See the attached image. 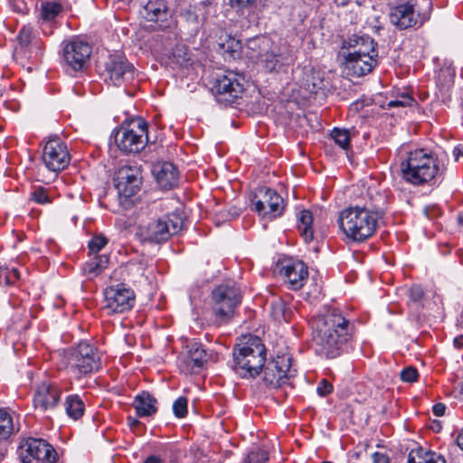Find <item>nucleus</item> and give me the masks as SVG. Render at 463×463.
Here are the masks:
<instances>
[{
  "instance_id": "nucleus-1",
  "label": "nucleus",
  "mask_w": 463,
  "mask_h": 463,
  "mask_svg": "<svg viewBox=\"0 0 463 463\" xmlns=\"http://www.w3.org/2000/svg\"><path fill=\"white\" fill-rule=\"evenodd\" d=\"M313 341L316 350L332 359L345 350L354 333V326L337 309H326L312 320Z\"/></svg>"
},
{
  "instance_id": "nucleus-2",
  "label": "nucleus",
  "mask_w": 463,
  "mask_h": 463,
  "mask_svg": "<svg viewBox=\"0 0 463 463\" xmlns=\"http://www.w3.org/2000/svg\"><path fill=\"white\" fill-rule=\"evenodd\" d=\"M383 209L377 202L366 203L344 209L338 216V223L345 236L356 242L371 238L383 217Z\"/></svg>"
},
{
  "instance_id": "nucleus-3",
  "label": "nucleus",
  "mask_w": 463,
  "mask_h": 463,
  "mask_svg": "<svg viewBox=\"0 0 463 463\" xmlns=\"http://www.w3.org/2000/svg\"><path fill=\"white\" fill-rule=\"evenodd\" d=\"M233 371L241 378L254 379L266 363V347L258 336H244L232 351Z\"/></svg>"
},
{
  "instance_id": "nucleus-4",
  "label": "nucleus",
  "mask_w": 463,
  "mask_h": 463,
  "mask_svg": "<svg viewBox=\"0 0 463 463\" xmlns=\"http://www.w3.org/2000/svg\"><path fill=\"white\" fill-rule=\"evenodd\" d=\"M438 170L436 159L424 149L409 152L406 159L401 163L402 178L417 185L431 181Z\"/></svg>"
},
{
  "instance_id": "nucleus-5",
  "label": "nucleus",
  "mask_w": 463,
  "mask_h": 463,
  "mask_svg": "<svg viewBox=\"0 0 463 463\" xmlns=\"http://www.w3.org/2000/svg\"><path fill=\"white\" fill-rule=\"evenodd\" d=\"M247 45L252 51L250 56H256L258 65L266 72H286L291 65V57L273 50V42L269 37L260 36L250 39Z\"/></svg>"
},
{
  "instance_id": "nucleus-6",
  "label": "nucleus",
  "mask_w": 463,
  "mask_h": 463,
  "mask_svg": "<svg viewBox=\"0 0 463 463\" xmlns=\"http://www.w3.org/2000/svg\"><path fill=\"white\" fill-rule=\"evenodd\" d=\"M67 369L76 379L89 376L101 367V359L98 349L87 342H80L71 347L66 354Z\"/></svg>"
},
{
  "instance_id": "nucleus-7",
  "label": "nucleus",
  "mask_w": 463,
  "mask_h": 463,
  "mask_svg": "<svg viewBox=\"0 0 463 463\" xmlns=\"http://www.w3.org/2000/svg\"><path fill=\"white\" fill-rule=\"evenodd\" d=\"M431 0L402 1L391 9V23L400 30L420 26L429 19Z\"/></svg>"
},
{
  "instance_id": "nucleus-8",
  "label": "nucleus",
  "mask_w": 463,
  "mask_h": 463,
  "mask_svg": "<svg viewBox=\"0 0 463 463\" xmlns=\"http://www.w3.org/2000/svg\"><path fill=\"white\" fill-rule=\"evenodd\" d=\"M183 218L175 213L166 214L157 219L150 220L138 228V235L142 241L162 243L182 231Z\"/></svg>"
},
{
  "instance_id": "nucleus-9",
  "label": "nucleus",
  "mask_w": 463,
  "mask_h": 463,
  "mask_svg": "<svg viewBox=\"0 0 463 463\" xmlns=\"http://www.w3.org/2000/svg\"><path fill=\"white\" fill-rule=\"evenodd\" d=\"M241 301L240 289L235 286L222 284L216 287L211 296V311L217 324L227 323Z\"/></svg>"
},
{
  "instance_id": "nucleus-10",
  "label": "nucleus",
  "mask_w": 463,
  "mask_h": 463,
  "mask_svg": "<svg viewBox=\"0 0 463 463\" xmlns=\"http://www.w3.org/2000/svg\"><path fill=\"white\" fill-rule=\"evenodd\" d=\"M147 141V124L140 118L122 125L115 133L117 146L127 154L140 152Z\"/></svg>"
},
{
  "instance_id": "nucleus-11",
  "label": "nucleus",
  "mask_w": 463,
  "mask_h": 463,
  "mask_svg": "<svg viewBox=\"0 0 463 463\" xmlns=\"http://www.w3.org/2000/svg\"><path fill=\"white\" fill-rule=\"evenodd\" d=\"M135 68L121 54H110L104 64L102 76L109 84L117 87L131 84L135 80Z\"/></svg>"
},
{
  "instance_id": "nucleus-12",
  "label": "nucleus",
  "mask_w": 463,
  "mask_h": 463,
  "mask_svg": "<svg viewBox=\"0 0 463 463\" xmlns=\"http://www.w3.org/2000/svg\"><path fill=\"white\" fill-rule=\"evenodd\" d=\"M135 301L134 290L124 283H118L104 290L103 309L108 315L125 313L133 308Z\"/></svg>"
},
{
  "instance_id": "nucleus-13",
  "label": "nucleus",
  "mask_w": 463,
  "mask_h": 463,
  "mask_svg": "<svg viewBox=\"0 0 463 463\" xmlns=\"http://www.w3.org/2000/svg\"><path fill=\"white\" fill-rule=\"evenodd\" d=\"M17 453L23 463H54L58 458L53 447L43 439L29 438L24 440Z\"/></svg>"
},
{
  "instance_id": "nucleus-14",
  "label": "nucleus",
  "mask_w": 463,
  "mask_h": 463,
  "mask_svg": "<svg viewBox=\"0 0 463 463\" xmlns=\"http://www.w3.org/2000/svg\"><path fill=\"white\" fill-rule=\"evenodd\" d=\"M244 77L233 71H226L218 75L213 90L219 102L232 104L244 92Z\"/></svg>"
},
{
  "instance_id": "nucleus-15",
  "label": "nucleus",
  "mask_w": 463,
  "mask_h": 463,
  "mask_svg": "<svg viewBox=\"0 0 463 463\" xmlns=\"http://www.w3.org/2000/svg\"><path fill=\"white\" fill-rule=\"evenodd\" d=\"M289 354H278L263 367V383L272 388H279L295 375Z\"/></svg>"
},
{
  "instance_id": "nucleus-16",
  "label": "nucleus",
  "mask_w": 463,
  "mask_h": 463,
  "mask_svg": "<svg viewBox=\"0 0 463 463\" xmlns=\"http://www.w3.org/2000/svg\"><path fill=\"white\" fill-rule=\"evenodd\" d=\"M91 52V46L78 38L65 43L62 57L67 69H71L74 72L83 71L89 64Z\"/></svg>"
},
{
  "instance_id": "nucleus-17",
  "label": "nucleus",
  "mask_w": 463,
  "mask_h": 463,
  "mask_svg": "<svg viewBox=\"0 0 463 463\" xmlns=\"http://www.w3.org/2000/svg\"><path fill=\"white\" fill-rule=\"evenodd\" d=\"M43 160L52 172L65 169L71 161L66 144L58 137L50 138L43 147Z\"/></svg>"
},
{
  "instance_id": "nucleus-18",
  "label": "nucleus",
  "mask_w": 463,
  "mask_h": 463,
  "mask_svg": "<svg viewBox=\"0 0 463 463\" xmlns=\"http://www.w3.org/2000/svg\"><path fill=\"white\" fill-rule=\"evenodd\" d=\"M255 198L256 200L253 202L254 210L260 215L272 220L282 214L284 200L276 191L269 188H261Z\"/></svg>"
},
{
  "instance_id": "nucleus-19",
  "label": "nucleus",
  "mask_w": 463,
  "mask_h": 463,
  "mask_svg": "<svg viewBox=\"0 0 463 463\" xmlns=\"http://www.w3.org/2000/svg\"><path fill=\"white\" fill-rule=\"evenodd\" d=\"M116 188L120 196L129 198L135 195L141 187L142 176L138 167L123 165L116 175Z\"/></svg>"
},
{
  "instance_id": "nucleus-20",
  "label": "nucleus",
  "mask_w": 463,
  "mask_h": 463,
  "mask_svg": "<svg viewBox=\"0 0 463 463\" xmlns=\"http://www.w3.org/2000/svg\"><path fill=\"white\" fill-rule=\"evenodd\" d=\"M208 354L199 343L187 345V351L178 356L177 364L185 374L198 373L208 361Z\"/></svg>"
},
{
  "instance_id": "nucleus-21",
  "label": "nucleus",
  "mask_w": 463,
  "mask_h": 463,
  "mask_svg": "<svg viewBox=\"0 0 463 463\" xmlns=\"http://www.w3.org/2000/svg\"><path fill=\"white\" fill-rule=\"evenodd\" d=\"M61 392L56 383L43 382L38 385L33 396L34 409L41 412L53 410L60 402Z\"/></svg>"
},
{
  "instance_id": "nucleus-22",
  "label": "nucleus",
  "mask_w": 463,
  "mask_h": 463,
  "mask_svg": "<svg viewBox=\"0 0 463 463\" xmlns=\"http://www.w3.org/2000/svg\"><path fill=\"white\" fill-rule=\"evenodd\" d=\"M279 274L288 288L294 290L300 289L307 279V268L304 262L299 260H289L282 265Z\"/></svg>"
},
{
  "instance_id": "nucleus-23",
  "label": "nucleus",
  "mask_w": 463,
  "mask_h": 463,
  "mask_svg": "<svg viewBox=\"0 0 463 463\" xmlns=\"http://www.w3.org/2000/svg\"><path fill=\"white\" fill-rule=\"evenodd\" d=\"M152 175L162 189H173L178 184V170L170 162H158L153 165Z\"/></svg>"
},
{
  "instance_id": "nucleus-24",
  "label": "nucleus",
  "mask_w": 463,
  "mask_h": 463,
  "mask_svg": "<svg viewBox=\"0 0 463 463\" xmlns=\"http://www.w3.org/2000/svg\"><path fill=\"white\" fill-rule=\"evenodd\" d=\"M345 60L348 75L354 77H361L371 72L377 64V60L372 59V56L362 58L355 53H347Z\"/></svg>"
},
{
  "instance_id": "nucleus-25",
  "label": "nucleus",
  "mask_w": 463,
  "mask_h": 463,
  "mask_svg": "<svg viewBox=\"0 0 463 463\" xmlns=\"http://www.w3.org/2000/svg\"><path fill=\"white\" fill-rule=\"evenodd\" d=\"M157 401L148 392H142L137 394L133 402V407L138 417H150L157 411Z\"/></svg>"
},
{
  "instance_id": "nucleus-26",
  "label": "nucleus",
  "mask_w": 463,
  "mask_h": 463,
  "mask_svg": "<svg viewBox=\"0 0 463 463\" xmlns=\"http://www.w3.org/2000/svg\"><path fill=\"white\" fill-rule=\"evenodd\" d=\"M408 463H447L440 454L419 447L411 449L408 455Z\"/></svg>"
},
{
  "instance_id": "nucleus-27",
  "label": "nucleus",
  "mask_w": 463,
  "mask_h": 463,
  "mask_svg": "<svg viewBox=\"0 0 463 463\" xmlns=\"http://www.w3.org/2000/svg\"><path fill=\"white\" fill-rule=\"evenodd\" d=\"M142 15L150 22L165 20L167 15L165 2L163 0H148L143 7Z\"/></svg>"
},
{
  "instance_id": "nucleus-28",
  "label": "nucleus",
  "mask_w": 463,
  "mask_h": 463,
  "mask_svg": "<svg viewBox=\"0 0 463 463\" xmlns=\"http://www.w3.org/2000/svg\"><path fill=\"white\" fill-rule=\"evenodd\" d=\"M374 45L375 43L372 38L363 36L355 41L353 51L348 52V53H355V55H359L362 58L364 56H372V59H376L378 52Z\"/></svg>"
},
{
  "instance_id": "nucleus-29",
  "label": "nucleus",
  "mask_w": 463,
  "mask_h": 463,
  "mask_svg": "<svg viewBox=\"0 0 463 463\" xmlns=\"http://www.w3.org/2000/svg\"><path fill=\"white\" fill-rule=\"evenodd\" d=\"M298 229L304 238L306 242H309L313 240V216L310 211L302 210L298 215Z\"/></svg>"
},
{
  "instance_id": "nucleus-30",
  "label": "nucleus",
  "mask_w": 463,
  "mask_h": 463,
  "mask_svg": "<svg viewBox=\"0 0 463 463\" xmlns=\"http://www.w3.org/2000/svg\"><path fill=\"white\" fill-rule=\"evenodd\" d=\"M109 258L107 255H93L83 266V273L92 279L107 268Z\"/></svg>"
},
{
  "instance_id": "nucleus-31",
  "label": "nucleus",
  "mask_w": 463,
  "mask_h": 463,
  "mask_svg": "<svg viewBox=\"0 0 463 463\" xmlns=\"http://www.w3.org/2000/svg\"><path fill=\"white\" fill-rule=\"evenodd\" d=\"M64 407L67 415L73 420L80 419L83 415L85 410L84 402L78 394L67 396Z\"/></svg>"
},
{
  "instance_id": "nucleus-32",
  "label": "nucleus",
  "mask_w": 463,
  "mask_h": 463,
  "mask_svg": "<svg viewBox=\"0 0 463 463\" xmlns=\"http://www.w3.org/2000/svg\"><path fill=\"white\" fill-rule=\"evenodd\" d=\"M146 263L143 260L128 261L123 268L128 279L133 283L139 282L145 277Z\"/></svg>"
},
{
  "instance_id": "nucleus-33",
  "label": "nucleus",
  "mask_w": 463,
  "mask_h": 463,
  "mask_svg": "<svg viewBox=\"0 0 463 463\" xmlns=\"http://www.w3.org/2000/svg\"><path fill=\"white\" fill-rule=\"evenodd\" d=\"M218 45L221 51L229 53L232 57L236 53H239L241 48V42L225 32L222 33V35L219 38Z\"/></svg>"
},
{
  "instance_id": "nucleus-34",
  "label": "nucleus",
  "mask_w": 463,
  "mask_h": 463,
  "mask_svg": "<svg viewBox=\"0 0 463 463\" xmlns=\"http://www.w3.org/2000/svg\"><path fill=\"white\" fill-rule=\"evenodd\" d=\"M394 94V99H391L387 103V108H397V107H411L415 102V99L407 90H397Z\"/></svg>"
},
{
  "instance_id": "nucleus-35",
  "label": "nucleus",
  "mask_w": 463,
  "mask_h": 463,
  "mask_svg": "<svg viewBox=\"0 0 463 463\" xmlns=\"http://www.w3.org/2000/svg\"><path fill=\"white\" fill-rule=\"evenodd\" d=\"M61 5L55 1H44L41 4V17L44 21H52L61 13Z\"/></svg>"
},
{
  "instance_id": "nucleus-36",
  "label": "nucleus",
  "mask_w": 463,
  "mask_h": 463,
  "mask_svg": "<svg viewBox=\"0 0 463 463\" xmlns=\"http://www.w3.org/2000/svg\"><path fill=\"white\" fill-rule=\"evenodd\" d=\"M14 430L13 418L9 412L0 410V439H7Z\"/></svg>"
},
{
  "instance_id": "nucleus-37",
  "label": "nucleus",
  "mask_w": 463,
  "mask_h": 463,
  "mask_svg": "<svg viewBox=\"0 0 463 463\" xmlns=\"http://www.w3.org/2000/svg\"><path fill=\"white\" fill-rule=\"evenodd\" d=\"M331 137L341 148L345 150L349 148L351 135L348 129L335 128L331 132Z\"/></svg>"
},
{
  "instance_id": "nucleus-38",
  "label": "nucleus",
  "mask_w": 463,
  "mask_h": 463,
  "mask_svg": "<svg viewBox=\"0 0 463 463\" xmlns=\"http://www.w3.org/2000/svg\"><path fill=\"white\" fill-rule=\"evenodd\" d=\"M173 61L180 67H187L190 61V54L184 45H177L172 52Z\"/></svg>"
},
{
  "instance_id": "nucleus-39",
  "label": "nucleus",
  "mask_w": 463,
  "mask_h": 463,
  "mask_svg": "<svg viewBox=\"0 0 463 463\" xmlns=\"http://www.w3.org/2000/svg\"><path fill=\"white\" fill-rule=\"evenodd\" d=\"M268 459V452L265 449L253 448L244 459V463H265Z\"/></svg>"
},
{
  "instance_id": "nucleus-40",
  "label": "nucleus",
  "mask_w": 463,
  "mask_h": 463,
  "mask_svg": "<svg viewBox=\"0 0 463 463\" xmlns=\"http://www.w3.org/2000/svg\"><path fill=\"white\" fill-rule=\"evenodd\" d=\"M187 398L181 396L177 398L173 403V412L175 417L182 419L187 415Z\"/></svg>"
},
{
  "instance_id": "nucleus-41",
  "label": "nucleus",
  "mask_w": 463,
  "mask_h": 463,
  "mask_svg": "<svg viewBox=\"0 0 463 463\" xmlns=\"http://www.w3.org/2000/svg\"><path fill=\"white\" fill-rule=\"evenodd\" d=\"M108 243V239L103 235L94 236L89 242L90 252L98 255V252Z\"/></svg>"
},
{
  "instance_id": "nucleus-42",
  "label": "nucleus",
  "mask_w": 463,
  "mask_h": 463,
  "mask_svg": "<svg viewBox=\"0 0 463 463\" xmlns=\"http://www.w3.org/2000/svg\"><path fill=\"white\" fill-rule=\"evenodd\" d=\"M31 199L39 204L51 203L48 191L43 187H37L31 193Z\"/></svg>"
},
{
  "instance_id": "nucleus-43",
  "label": "nucleus",
  "mask_w": 463,
  "mask_h": 463,
  "mask_svg": "<svg viewBox=\"0 0 463 463\" xmlns=\"http://www.w3.org/2000/svg\"><path fill=\"white\" fill-rule=\"evenodd\" d=\"M424 298V292L421 287L420 286H413L409 290V299L410 301L419 307L421 305L422 300Z\"/></svg>"
},
{
  "instance_id": "nucleus-44",
  "label": "nucleus",
  "mask_w": 463,
  "mask_h": 463,
  "mask_svg": "<svg viewBox=\"0 0 463 463\" xmlns=\"http://www.w3.org/2000/svg\"><path fill=\"white\" fill-rule=\"evenodd\" d=\"M33 38V29L30 26H24L18 33L19 43L23 46L30 45Z\"/></svg>"
},
{
  "instance_id": "nucleus-45",
  "label": "nucleus",
  "mask_w": 463,
  "mask_h": 463,
  "mask_svg": "<svg viewBox=\"0 0 463 463\" xmlns=\"http://www.w3.org/2000/svg\"><path fill=\"white\" fill-rule=\"evenodd\" d=\"M418 371L411 366L406 367L401 372V379L406 383H414L418 380Z\"/></svg>"
},
{
  "instance_id": "nucleus-46",
  "label": "nucleus",
  "mask_w": 463,
  "mask_h": 463,
  "mask_svg": "<svg viewBox=\"0 0 463 463\" xmlns=\"http://www.w3.org/2000/svg\"><path fill=\"white\" fill-rule=\"evenodd\" d=\"M333 391V385L326 379H322L317 386V392L321 397H326Z\"/></svg>"
},
{
  "instance_id": "nucleus-47",
  "label": "nucleus",
  "mask_w": 463,
  "mask_h": 463,
  "mask_svg": "<svg viewBox=\"0 0 463 463\" xmlns=\"http://www.w3.org/2000/svg\"><path fill=\"white\" fill-rule=\"evenodd\" d=\"M270 314L276 320H280L284 316V304L281 301L270 304Z\"/></svg>"
},
{
  "instance_id": "nucleus-48",
  "label": "nucleus",
  "mask_w": 463,
  "mask_h": 463,
  "mask_svg": "<svg viewBox=\"0 0 463 463\" xmlns=\"http://www.w3.org/2000/svg\"><path fill=\"white\" fill-rule=\"evenodd\" d=\"M8 275V283L10 286L14 285L20 279V272L15 268H5Z\"/></svg>"
},
{
  "instance_id": "nucleus-49",
  "label": "nucleus",
  "mask_w": 463,
  "mask_h": 463,
  "mask_svg": "<svg viewBox=\"0 0 463 463\" xmlns=\"http://www.w3.org/2000/svg\"><path fill=\"white\" fill-rule=\"evenodd\" d=\"M372 458L373 463H390L389 457L384 453L374 452Z\"/></svg>"
},
{
  "instance_id": "nucleus-50",
  "label": "nucleus",
  "mask_w": 463,
  "mask_h": 463,
  "mask_svg": "<svg viewBox=\"0 0 463 463\" xmlns=\"http://www.w3.org/2000/svg\"><path fill=\"white\" fill-rule=\"evenodd\" d=\"M446 406L443 403H437L432 407L433 414L441 417L445 414Z\"/></svg>"
},
{
  "instance_id": "nucleus-51",
  "label": "nucleus",
  "mask_w": 463,
  "mask_h": 463,
  "mask_svg": "<svg viewBox=\"0 0 463 463\" xmlns=\"http://www.w3.org/2000/svg\"><path fill=\"white\" fill-rule=\"evenodd\" d=\"M233 6H237L239 8L246 7L251 5L255 0H230Z\"/></svg>"
},
{
  "instance_id": "nucleus-52",
  "label": "nucleus",
  "mask_w": 463,
  "mask_h": 463,
  "mask_svg": "<svg viewBox=\"0 0 463 463\" xmlns=\"http://www.w3.org/2000/svg\"><path fill=\"white\" fill-rule=\"evenodd\" d=\"M0 286H10L8 283V275L5 268L0 269Z\"/></svg>"
},
{
  "instance_id": "nucleus-53",
  "label": "nucleus",
  "mask_w": 463,
  "mask_h": 463,
  "mask_svg": "<svg viewBox=\"0 0 463 463\" xmlns=\"http://www.w3.org/2000/svg\"><path fill=\"white\" fill-rule=\"evenodd\" d=\"M453 156L455 161H458L460 156H463V147L461 146H458L453 149Z\"/></svg>"
},
{
  "instance_id": "nucleus-54",
  "label": "nucleus",
  "mask_w": 463,
  "mask_h": 463,
  "mask_svg": "<svg viewBox=\"0 0 463 463\" xmlns=\"http://www.w3.org/2000/svg\"><path fill=\"white\" fill-rule=\"evenodd\" d=\"M453 343L458 349H463V335L455 337Z\"/></svg>"
},
{
  "instance_id": "nucleus-55",
  "label": "nucleus",
  "mask_w": 463,
  "mask_h": 463,
  "mask_svg": "<svg viewBox=\"0 0 463 463\" xmlns=\"http://www.w3.org/2000/svg\"><path fill=\"white\" fill-rule=\"evenodd\" d=\"M144 463H163V460L160 458L152 455L147 457Z\"/></svg>"
},
{
  "instance_id": "nucleus-56",
  "label": "nucleus",
  "mask_w": 463,
  "mask_h": 463,
  "mask_svg": "<svg viewBox=\"0 0 463 463\" xmlns=\"http://www.w3.org/2000/svg\"><path fill=\"white\" fill-rule=\"evenodd\" d=\"M187 20L198 24V16L190 11L187 13Z\"/></svg>"
},
{
  "instance_id": "nucleus-57",
  "label": "nucleus",
  "mask_w": 463,
  "mask_h": 463,
  "mask_svg": "<svg viewBox=\"0 0 463 463\" xmlns=\"http://www.w3.org/2000/svg\"><path fill=\"white\" fill-rule=\"evenodd\" d=\"M457 444L463 450V430L457 438Z\"/></svg>"
},
{
  "instance_id": "nucleus-58",
  "label": "nucleus",
  "mask_w": 463,
  "mask_h": 463,
  "mask_svg": "<svg viewBox=\"0 0 463 463\" xmlns=\"http://www.w3.org/2000/svg\"><path fill=\"white\" fill-rule=\"evenodd\" d=\"M128 424L131 427H134V426L138 425L140 423L138 420H137L135 418H132V417H128Z\"/></svg>"
},
{
  "instance_id": "nucleus-59",
  "label": "nucleus",
  "mask_w": 463,
  "mask_h": 463,
  "mask_svg": "<svg viewBox=\"0 0 463 463\" xmlns=\"http://www.w3.org/2000/svg\"><path fill=\"white\" fill-rule=\"evenodd\" d=\"M458 220L459 224L463 226V213L458 215Z\"/></svg>"
},
{
  "instance_id": "nucleus-60",
  "label": "nucleus",
  "mask_w": 463,
  "mask_h": 463,
  "mask_svg": "<svg viewBox=\"0 0 463 463\" xmlns=\"http://www.w3.org/2000/svg\"><path fill=\"white\" fill-rule=\"evenodd\" d=\"M4 458V453L0 451V461Z\"/></svg>"
},
{
  "instance_id": "nucleus-61",
  "label": "nucleus",
  "mask_w": 463,
  "mask_h": 463,
  "mask_svg": "<svg viewBox=\"0 0 463 463\" xmlns=\"http://www.w3.org/2000/svg\"><path fill=\"white\" fill-rule=\"evenodd\" d=\"M424 212H425V214H426L427 216H429V213H428V208H426Z\"/></svg>"
},
{
  "instance_id": "nucleus-62",
  "label": "nucleus",
  "mask_w": 463,
  "mask_h": 463,
  "mask_svg": "<svg viewBox=\"0 0 463 463\" xmlns=\"http://www.w3.org/2000/svg\"><path fill=\"white\" fill-rule=\"evenodd\" d=\"M322 463H333V462H330V461H323Z\"/></svg>"
},
{
  "instance_id": "nucleus-63",
  "label": "nucleus",
  "mask_w": 463,
  "mask_h": 463,
  "mask_svg": "<svg viewBox=\"0 0 463 463\" xmlns=\"http://www.w3.org/2000/svg\"><path fill=\"white\" fill-rule=\"evenodd\" d=\"M460 262L463 264V258H460Z\"/></svg>"
}]
</instances>
